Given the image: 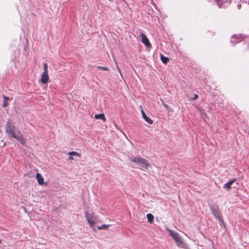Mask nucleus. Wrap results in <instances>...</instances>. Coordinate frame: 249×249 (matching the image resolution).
<instances>
[{"label":"nucleus","instance_id":"obj_2","mask_svg":"<svg viewBox=\"0 0 249 249\" xmlns=\"http://www.w3.org/2000/svg\"><path fill=\"white\" fill-rule=\"evenodd\" d=\"M169 231L178 247L183 248H186V244L184 242L180 235L178 232L172 230H169Z\"/></svg>","mask_w":249,"mask_h":249},{"label":"nucleus","instance_id":"obj_18","mask_svg":"<svg viewBox=\"0 0 249 249\" xmlns=\"http://www.w3.org/2000/svg\"><path fill=\"white\" fill-rule=\"evenodd\" d=\"M97 69L102 70L104 71H109V68L107 67H102V66H97Z\"/></svg>","mask_w":249,"mask_h":249},{"label":"nucleus","instance_id":"obj_8","mask_svg":"<svg viewBox=\"0 0 249 249\" xmlns=\"http://www.w3.org/2000/svg\"><path fill=\"white\" fill-rule=\"evenodd\" d=\"M141 112L142 116L143 119L148 124H153V121L150 119L149 117H148L145 114L144 110L142 109H141Z\"/></svg>","mask_w":249,"mask_h":249},{"label":"nucleus","instance_id":"obj_12","mask_svg":"<svg viewBox=\"0 0 249 249\" xmlns=\"http://www.w3.org/2000/svg\"><path fill=\"white\" fill-rule=\"evenodd\" d=\"M94 117L96 119H101L104 122L106 121V120L104 114H95Z\"/></svg>","mask_w":249,"mask_h":249},{"label":"nucleus","instance_id":"obj_25","mask_svg":"<svg viewBox=\"0 0 249 249\" xmlns=\"http://www.w3.org/2000/svg\"><path fill=\"white\" fill-rule=\"evenodd\" d=\"M1 243V240H0V244Z\"/></svg>","mask_w":249,"mask_h":249},{"label":"nucleus","instance_id":"obj_23","mask_svg":"<svg viewBox=\"0 0 249 249\" xmlns=\"http://www.w3.org/2000/svg\"><path fill=\"white\" fill-rule=\"evenodd\" d=\"M69 159H70V160H73V156H70V155Z\"/></svg>","mask_w":249,"mask_h":249},{"label":"nucleus","instance_id":"obj_20","mask_svg":"<svg viewBox=\"0 0 249 249\" xmlns=\"http://www.w3.org/2000/svg\"><path fill=\"white\" fill-rule=\"evenodd\" d=\"M160 100H161V101H162L161 99H160ZM162 105L164 106V107H165V108H167L168 107V106L166 104H165V103H164L163 101H162Z\"/></svg>","mask_w":249,"mask_h":249},{"label":"nucleus","instance_id":"obj_19","mask_svg":"<svg viewBox=\"0 0 249 249\" xmlns=\"http://www.w3.org/2000/svg\"><path fill=\"white\" fill-rule=\"evenodd\" d=\"M236 37V36H232V39H231V42H236V43H238V42H239V41H235V39L234 40H233V39H235V37Z\"/></svg>","mask_w":249,"mask_h":249},{"label":"nucleus","instance_id":"obj_17","mask_svg":"<svg viewBox=\"0 0 249 249\" xmlns=\"http://www.w3.org/2000/svg\"><path fill=\"white\" fill-rule=\"evenodd\" d=\"M3 107H6L8 105L7 101L8 100V98L3 95Z\"/></svg>","mask_w":249,"mask_h":249},{"label":"nucleus","instance_id":"obj_13","mask_svg":"<svg viewBox=\"0 0 249 249\" xmlns=\"http://www.w3.org/2000/svg\"><path fill=\"white\" fill-rule=\"evenodd\" d=\"M146 216H147L148 221L150 223H151L154 219V216L153 215V214L151 213H147Z\"/></svg>","mask_w":249,"mask_h":249},{"label":"nucleus","instance_id":"obj_21","mask_svg":"<svg viewBox=\"0 0 249 249\" xmlns=\"http://www.w3.org/2000/svg\"><path fill=\"white\" fill-rule=\"evenodd\" d=\"M217 5H218L219 7L221 8V6H222V3H221L220 2H217Z\"/></svg>","mask_w":249,"mask_h":249},{"label":"nucleus","instance_id":"obj_10","mask_svg":"<svg viewBox=\"0 0 249 249\" xmlns=\"http://www.w3.org/2000/svg\"><path fill=\"white\" fill-rule=\"evenodd\" d=\"M236 179L235 178H232L229 182L225 183L223 186V188L227 189V190H230L231 188V185L235 181Z\"/></svg>","mask_w":249,"mask_h":249},{"label":"nucleus","instance_id":"obj_22","mask_svg":"<svg viewBox=\"0 0 249 249\" xmlns=\"http://www.w3.org/2000/svg\"><path fill=\"white\" fill-rule=\"evenodd\" d=\"M198 95H197V94H195V95H194V98L195 99H197V98H198Z\"/></svg>","mask_w":249,"mask_h":249},{"label":"nucleus","instance_id":"obj_11","mask_svg":"<svg viewBox=\"0 0 249 249\" xmlns=\"http://www.w3.org/2000/svg\"><path fill=\"white\" fill-rule=\"evenodd\" d=\"M36 178L39 184L42 185L44 183V178L41 174L37 173L36 175Z\"/></svg>","mask_w":249,"mask_h":249},{"label":"nucleus","instance_id":"obj_6","mask_svg":"<svg viewBox=\"0 0 249 249\" xmlns=\"http://www.w3.org/2000/svg\"><path fill=\"white\" fill-rule=\"evenodd\" d=\"M140 36L142 38V42L146 47H149L151 46V44L145 35L142 33L140 34Z\"/></svg>","mask_w":249,"mask_h":249},{"label":"nucleus","instance_id":"obj_4","mask_svg":"<svg viewBox=\"0 0 249 249\" xmlns=\"http://www.w3.org/2000/svg\"><path fill=\"white\" fill-rule=\"evenodd\" d=\"M15 127L12 123V121L8 119L6 124V132L13 138V135H17V132H15Z\"/></svg>","mask_w":249,"mask_h":249},{"label":"nucleus","instance_id":"obj_3","mask_svg":"<svg viewBox=\"0 0 249 249\" xmlns=\"http://www.w3.org/2000/svg\"><path fill=\"white\" fill-rule=\"evenodd\" d=\"M209 207L213 216L218 220L220 225L222 226L224 224V221L220 215V209L217 205L214 206L213 204H208Z\"/></svg>","mask_w":249,"mask_h":249},{"label":"nucleus","instance_id":"obj_5","mask_svg":"<svg viewBox=\"0 0 249 249\" xmlns=\"http://www.w3.org/2000/svg\"><path fill=\"white\" fill-rule=\"evenodd\" d=\"M44 66V71L43 72L41 77V82L43 84H46L48 82L49 80V75L48 74V65L47 63L43 64Z\"/></svg>","mask_w":249,"mask_h":249},{"label":"nucleus","instance_id":"obj_9","mask_svg":"<svg viewBox=\"0 0 249 249\" xmlns=\"http://www.w3.org/2000/svg\"><path fill=\"white\" fill-rule=\"evenodd\" d=\"M13 138L19 141L22 144H24L25 142L24 140L22 139V135L19 131L17 132V135H13Z\"/></svg>","mask_w":249,"mask_h":249},{"label":"nucleus","instance_id":"obj_24","mask_svg":"<svg viewBox=\"0 0 249 249\" xmlns=\"http://www.w3.org/2000/svg\"><path fill=\"white\" fill-rule=\"evenodd\" d=\"M118 71H119V72H120V74H121V71H120V69H119V68L118 67Z\"/></svg>","mask_w":249,"mask_h":249},{"label":"nucleus","instance_id":"obj_15","mask_svg":"<svg viewBox=\"0 0 249 249\" xmlns=\"http://www.w3.org/2000/svg\"><path fill=\"white\" fill-rule=\"evenodd\" d=\"M69 154L70 156H75V157H81V155L79 153H78L76 152H75V151L70 152L69 153Z\"/></svg>","mask_w":249,"mask_h":249},{"label":"nucleus","instance_id":"obj_1","mask_svg":"<svg viewBox=\"0 0 249 249\" xmlns=\"http://www.w3.org/2000/svg\"><path fill=\"white\" fill-rule=\"evenodd\" d=\"M129 160L131 161L135 162L141 170L147 169L150 166V163L141 157L129 158Z\"/></svg>","mask_w":249,"mask_h":249},{"label":"nucleus","instance_id":"obj_14","mask_svg":"<svg viewBox=\"0 0 249 249\" xmlns=\"http://www.w3.org/2000/svg\"><path fill=\"white\" fill-rule=\"evenodd\" d=\"M160 59L164 64H166L169 61L168 58L164 56L163 55H160Z\"/></svg>","mask_w":249,"mask_h":249},{"label":"nucleus","instance_id":"obj_7","mask_svg":"<svg viewBox=\"0 0 249 249\" xmlns=\"http://www.w3.org/2000/svg\"><path fill=\"white\" fill-rule=\"evenodd\" d=\"M85 217L87 219L88 222L90 225H93L94 222L92 219V216L90 213H88L87 212L85 213Z\"/></svg>","mask_w":249,"mask_h":249},{"label":"nucleus","instance_id":"obj_16","mask_svg":"<svg viewBox=\"0 0 249 249\" xmlns=\"http://www.w3.org/2000/svg\"><path fill=\"white\" fill-rule=\"evenodd\" d=\"M110 226L109 225H105L103 224L100 226H98L97 227L99 230H106Z\"/></svg>","mask_w":249,"mask_h":249}]
</instances>
